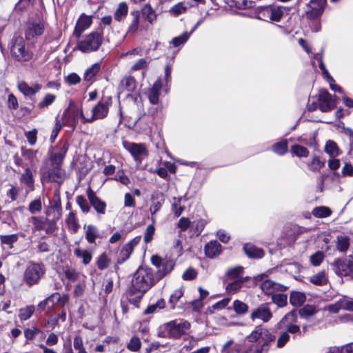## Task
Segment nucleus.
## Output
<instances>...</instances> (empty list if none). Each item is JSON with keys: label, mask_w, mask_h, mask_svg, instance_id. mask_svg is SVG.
Masks as SVG:
<instances>
[{"label": "nucleus", "mask_w": 353, "mask_h": 353, "mask_svg": "<svg viewBox=\"0 0 353 353\" xmlns=\"http://www.w3.org/2000/svg\"><path fill=\"white\" fill-rule=\"evenodd\" d=\"M85 238L88 243L95 244L98 238H101L98 228L92 224L85 225Z\"/></svg>", "instance_id": "nucleus-21"}, {"label": "nucleus", "mask_w": 353, "mask_h": 353, "mask_svg": "<svg viewBox=\"0 0 353 353\" xmlns=\"http://www.w3.org/2000/svg\"><path fill=\"white\" fill-rule=\"evenodd\" d=\"M74 254L77 257L82 259V263L86 265H88L92 259V255L90 252L87 250L77 248L74 250Z\"/></svg>", "instance_id": "nucleus-33"}, {"label": "nucleus", "mask_w": 353, "mask_h": 353, "mask_svg": "<svg viewBox=\"0 0 353 353\" xmlns=\"http://www.w3.org/2000/svg\"><path fill=\"white\" fill-rule=\"evenodd\" d=\"M112 103V97H107L103 98L98 103L94 105L91 110V114L85 113L83 109L79 110L72 103H70L69 108L75 110L79 114L81 119V123H92L93 121L102 119L107 117L109 108Z\"/></svg>", "instance_id": "nucleus-3"}, {"label": "nucleus", "mask_w": 353, "mask_h": 353, "mask_svg": "<svg viewBox=\"0 0 353 353\" xmlns=\"http://www.w3.org/2000/svg\"><path fill=\"white\" fill-rule=\"evenodd\" d=\"M247 339L249 342L257 343L252 345L245 353H267L275 336L268 329L257 326Z\"/></svg>", "instance_id": "nucleus-2"}, {"label": "nucleus", "mask_w": 353, "mask_h": 353, "mask_svg": "<svg viewBox=\"0 0 353 353\" xmlns=\"http://www.w3.org/2000/svg\"><path fill=\"white\" fill-rule=\"evenodd\" d=\"M101 69V63H95L88 68L84 73L83 79L85 81H90L98 74Z\"/></svg>", "instance_id": "nucleus-39"}, {"label": "nucleus", "mask_w": 353, "mask_h": 353, "mask_svg": "<svg viewBox=\"0 0 353 353\" xmlns=\"http://www.w3.org/2000/svg\"><path fill=\"white\" fill-rule=\"evenodd\" d=\"M261 289L265 294L273 295L287 290V287L271 280H265L261 283Z\"/></svg>", "instance_id": "nucleus-18"}, {"label": "nucleus", "mask_w": 353, "mask_h": 353, "mask_svg": "<svg viewBox=\"0 0 353 353\" xmlns=\"http://www.w3.org/2000/svg\"><path fill=\"white\" fill-rule=\"evenodd\" d=\"M130 15L132 17V19L129 24L127 34H134L136 33L139 28L140 21V13L138 10L132 11Z\"/></svg>", "instance_id": "nucleus-29"}, {"label": "nucleus", "mask_w": 353, "mask_h": 353, "mask_svg": "<svg viewBox=\"0 0 353 353\" xmlns=\"http://www.w3.org/2000/svg\"><path fill=\"white\" fill-rule=\"evenodd\" d=\"M62 208L59 200L56 201L46 211V215L52 216V220L58 221L61 216Z\"/></svg>", "instance_id": "nucleus-28"}, {"label": "nucleus", "mask_w": 353, "mask_h": 353, "mask_svg": "<svg viewBox=\"0 0 353 353\" xmlns=\"http://www.w3.org/2000/svg\"><path fill=\"white\" fill-rule=\"evenodd\" d=\"M312 214L317 218H325L332 214L330 208L326 206L316 207L312 212Z\"/></svg>", "instance_id": "nucleus-47"}, {"label": "nucleus", "mask_w": 353, "mask_h": 353, "mask_svg": "<svg viewBox=\"0 0 353 353\" xmlns=\"http://www.w3.org/2000/svg\"><path fill=\"white\" fill-rule=\"evenodd\" d=\"M73 346L78 351L77 353H87L83 346V339L80 336H76L74 338Z\"/></svg>", "instance_id": "nucleus-64"}, {"label": "nucleus", "mask_w": 353, "mask_h": 353, "mask_svg": "<svg viewBox=\"0 0 353 353\" xmlns=\"http://www.w3.org/2000/svg\"><path fill=\"white\" fill-rule=\"evenodd\" d=\"M141 14L143 18L151 24L157 19L156 12L150 4H145L142 8Z\"/></svg>", "instance_id": "nucleus-32"}, {"label": "nucleus", "mask_w": 353, "mask_h": 353, "mask_svg": "<svg viewBox=\"0 0 353 353\" xmlns=\"http://www.w3.org/2000/svg\"><path fill=\"white\" fill-rule=\"evenodd\" d=\"M10 48L12 57L19 62H28L33 58V52L26 47L25 40L21 36L12 38Z\"/></svg>", "instance_id": "nucleus-6"}, {"label": "nucleus", "mask_w": 353, "mask_h": 353, "mask_svg": "<svg viewBox=\"0 0 353 353\" xmlns=\"http://www.w3.org/2000/svg\"><path fill=\"white\" fill-rule=\"evenodd\" d=\"M57 97L54 94L48 93L46 94L43 99L37 104V107L39 109H43L52 105L56 100Z\"/></svg>", "instance_id": "nucleus-52"}, {"label": "nucleus", "mask_w": 353, "mask_h": 353, "mask_svg": "<svg viewBox=\"0 0 353 353\" xmlns=\"http://www.w3.org/2000/svg\"><path fill=\"white\" fill-rule=\"evenodd\" d=\"M324 151L332 158L336 157L341 154L337 144L332 140L326 142Z\"/></svg>", "instance_id": "nucleus-35"}, {"label": "nucleus", "mask_w": 353, "mask_h": 353, "mask_svg": "<svg viewBox=\"0 0 353 353\" xmlns=\"http://www.w3.org/2000/svg\"><path fill=\"white\" fill-rule=\"evenodd\" d=\"M162 88V82L158 79L153 84L152 88L148 90V97L151 104L157 105L160 102L159 92Z\"/></svg>", "instance_id": "nucleus-20"}, {"label": "nucleus", "mask_w": 353, "mask_h": 353, "mask_svg": "<svg viewBox=\"0 0 353 353\" xmlns=\"http://www.w3.org/2000/svg\"><path fill=\"white\" fill-rule=\"evenodd\" d=\"M317 312V309L315 305H305L299 311L300 316L305 319L314 316Z\"/></svg>", "instance_id": "nucleus-43"}, {"label": "nucleus", "mask_w": 353, "mask_h": 353, "mask_svg": "<svg viewBox=\"0 0 353 353\" xmlns=\"http://www.w3.org/2000/svg\"><path fill=\"white\" fill-rule=\"evenodd\" d=\"M155 283L154 272L151 268L140 267L134 272L130 288V294H135L140 300L143 294Z\"/></svg>", "instance_id": "nucleus-1"}, {"label": "nucleus", "mask_w": 353, "mask_h": 353, "mask_svg": "<svg viewBox=\"0 0 353 353\" xmlns=\"http://www.w3.org/2000/svg\"><path fill=\"white\" fill-rule=\"evenodd\" d=\"M128 12V5L125 2L120 3L114 12V19L118 21H121L126 17Z\"/></svg>", "instance_id": "nucleus-45"}, {"label": "nucleus", "mask_w": 353, "mask_h": 353, "mask_svg": "<svg viewBox=\"0 0 353 353\" xmlns=\"http://www.w3.org/2000/svg\"><path fill=\"white\" fill-rule=\"evenodd\" d=\"M68 143L64 142L57 147L58 150L50 156V161L52 166L61 167L63 159L68 150Z\"/></svg>", "instance_id": "nucleus-17"}, {"label": "nucleus", "mask_w": 353, "mask_h": 353, "mask_svg": "<svg viewBox=\"0 0 353 353\" xmlns=\"http://www.w3.org/2000/svg\"><path fill=\"white\" fill-rule=\"evenodd\" d=\"M91 23L92 19L90 17L86 16L84 14H81L76 23L74 34L79 37L81 34L90 26Z\"/></svg>", "instance_id": "nucleus-22"}, {"label": "nucleus", "mask_w": 353, "mask_h": 353, "mask_svg": "<svg viewBox=\"0 0 353 353\" xmlns=\"http://www.w3.org/2000/svg\"><path fill=\"white\" fill-rule=\"evenodd\" d=\"M21 181L26 185L29 190H33L34 179L30 168H27L26 169L25 172L21 176Z\"/></svg>", "instance_id": "nucleus-41"}, {"label": "nucleus", "mask_w": 353, "mask_h": 353, "mask_svg": "<svg viewBox=\"0 0 353 353\" xmlns=\"http://www.w3.org/2000/svg\"><path fill=\"white\" fill-rule=\"evenodd\" d=\"M18 88L24 95L31 96L37 93L41 90V86L38 83H34L30 86L26 82L21 81L18 83Z\"/></svg>", "instance_id": "nucleus-24"}, {"label": "nucleus", "mask_w": 353, "mask_h": 353, "mask_svg": "<svg viewBox=\"0 0 353 353\" xmlns=\"http://www.w3.org/2000/svg\"><path fill=\"white\" fill-rule=\"evenodd\" d=\"M125 148L129 151L134 160L141 163L143 158L147 155V150L143 144L134 143H125Z\"/></svg>", "instance_id": "nucleus-14"}, {"label": "nucleus", "mask_w": 353, "mask_h": 353, "mask_svg": "<svg viewBox=\"0 0 353 353\" xmlns=\"http://www.w3.org/2000/svg\"><path fill=\"white\" fill-rule=\"evenodd\" d=\"M221 251V245L216 241H211L205 246V253L208 257L214 258Z\"/></svg>", "instance_id": "nucleus-26"}, {"label": "nucleus", "mask_w": 353, "mask_h": 353, "mask_svg": "<svg viewBox=\"0 0 353 353\" xmlns=\"http://www.w3.org/2000/svg\"><path fill=\"white\" fill-rule=\"evenodd\" d=\"M248 277L240 278L239 279L232 280L231 283H229L226 286V290L229 293L234 294L237 292L242 287L244 282L248 281Z\"/></svg>", "instance_id": "nucleus-37"}, {"label": "nucleus", "mask_w": 353, "mask_h": 353, "mask_svg": "<svg viewBox=\"0 0 353 353\" xmlns=\"http://www.w3.org/2000/svg\"><path fill=\"white\" fill-rule=\"evenodd\" d=\"M182 197H174L172 201V210L176 216H179L183 211L184 207L181 205Z\"/></svg>", "instance_id": "nucleus-50"}, {"label": "nucleus", "mask_w": 353, "mask_h": 353, "mask_svg": "<svg viewBox=\"0 0 353 353\" xmlns=\"http://www.w3.org/2000/svg\"><path fill=\"white\" fill-rule=\"evenodd\" d=\"M298 313L296 310H293L287 313L275 325L276 329H285V332L290 334L300 333V327L295 323L297 321Z\"/></svg>", "instance_id": "nucleus-11"}, {"label": "nucleus", "mask_w": 353, "mask_h": 353, "mask_svg": "<svg viewBox=\"0 0 353 353\" xmlns=\"http://www.w3.org/2000/svg\"><path fill=\"white\" fill-rule=\"evenodd\" d=\"M326 0H310L307 5L306 16L310 19L319 17L323 12Z\"/></svg>", "instance_id": "nucleus-13"}, {"label": "nucleus", "mask_w": 353, "mask_h": 353, "mask_svg": "<svg viewBox=\"0 0 353 353\" xmlns=\"http://www.w3.org/2000/svg\"><path fill=\"white\" fill-rule=\"evenodd\" d=\"M232 305L233 310L238 315H245L248 312V305L240 300L234 301Z\"/></svg>", "instance_id": "nucleus-46"}, {"label": "nucleus", "mask_w": 353, "mask_h": 353, "mask_svg": "<svg viewBox=\"0 0 353 353\" xmlns=\"http://www.w3.org/2000/svg\"><path fill=\"white\" fill-rule=\"evenodd\" d=\"M245 254L250 258H261L263 256V250L256 246L247 243L243 246Z\"/></svg>", "instance_id": "nucleus-30"}, {"label": "nucleus", "mask_w": 353, "mask_h": 353, "mask_svg": "<svg viewBox=\"0 0 353 353\" xmlns=\"http://www.w3.org/2000/svg\"><path fill=\"white\" fill-rule=\"evenodd\" d=\"M46 272L43 263L30 261L28 263L23 273V281L28 286L37 284Z\"/></svg>", "instance_id": "nucleus-7"}, {"label": "nucleus", "mask_w": 353, "mask_h": 353, "mask_svg": "<svg viewBox=\"0 0 353 353\" xmlns=\"http://www.w3.org/2000/svg\"><path fill=\"white\" fill-rule=\"evenodd\" d=\"M65 223L70 232L72 234H76L79 228L78 219L76 216V214L73 211H70L65 219Z\"/></svg>", "instance_id": "nucleus-27"}, {"label": "nucleus", "mask_w": 353, "mask_h": 353, "mask_svg": "<svg viewBox=\"0 0 353 353\" xmlns=\"http://www.w3.org/2000/svg\"><path fill=\"white\" fill-rule=\"evenodd\" d=\"M291 152L299 157H307L309 155V150L307 148L295 144L291 148Z\"/></svg>", "instance_id": "nucleus-54"}, {"label": "nucleus", "mask_w": 353, "mask_h": 353, "mask_svg": "<svg viewBox=\"0 0 353 353\" xmlns=\"http://www.w3.org/2000/svg\"><path fill=\"white\" fill-rule=\"evenodd\" d=\"M87 196L90 204L96 212L98 214H104L105 213L106 203L99 198L90 188L87 190Z\"/></svg>", "instance_id": "nucleus-16"}, {"label": "nucleus", "mask_w": 353, "mask_h": 353, "mask_svg": "<svg viewBox=\"0 0 353 353\" xmlns=\"http://www.w3.org/2000/svg\"><path fill=\"white\" fill-rule=\"evenodd\" d=\"M45 25L39 17L30 18L25 29V37L27 41L34 42L44 32Z\"/></svg>", "instance_id": "nucleus-10"}, {"label": "nucleus", "mask_w": 353, "mask_h": 353, "mask_svg": "<svg viewBox=\"0 0 353 353\" xmlns=\"http://www.w3.org/2000/svg\"><path fill=\"white\" fill-rule=\"evenodd\" d=\"M206 223V221L203 219L193 221L192 228H194V234L196 236H199L203 231Z\"/></svg>", "instance_id": "nucleus-61"}, {"label": "nucleus", "mask_w": 353, "mask_h": 353, "mask_svg": "<svg viewBox=\"0 0 353 353\" xmlns=\"http://www.w3.org/2000/svg\"><path fill=\"white\" fill-rule=\"evenodd\" d=\"M35 307L32 305H28L19 310V317L21 321H26L29 319L34 314Z\"/></svg>", "instance_id": "nucleus-48"}, {"label": "nucleus", "mask_w": 353, "mask_h": 353, "mask_svg": "<svg viewBox=\"0 0 353 353\" xmlns=\"http://www.w3.org/2000/svg\"><path fill=\"white\" fill-rule=\"evenodd\" d=\"M336 305L338 308L336 310L331 309V311L337 312L339 309L353 311V299H341L337 302Z\"/></svg>", "instance_id": "nucleus-42"}, {"label": "nucleus", "mask_w": 353, "mask_h": 353, "mask_svg": "<svg viewBox=\"0 0 353 353\" xmlns=\"http://www.w3.org/2000/svg\"><path fill=\"white\" fill-rule=\"evenodd\" d=\"M76 201L83 212L88 213L90 211V205L83 196H82V195L77 196L76 197Z\"/></svg>", "instance_id": "nucleus-62"}, {"label": "nucleus", "mask_w": 353, "mask_h": 353, "mask_svg": "<svg viewBox=\"0 0 353 353\" xmlns=\"http://www.w3.org/2000/svg\"><path fill=\"white\" fill-rule=\"evenodd\" d=\"M324 165L325 161L321 160L317 156H314L312 160L307 163L308 169L314 172H319Z\"/></svg>", "instance_id": "nucleus-38"}, {"label": "nucleus", "mask_w": 353, "mask_h": 353, "mask_svg": "<svg viewBox=\"0 0 353 353\" xmlns=\"http://www.w3.org/2000/svg\"><path fill=\"white\" fill-rule=\"evenodd\" d=\"M327 279L324 272H319L318 274L312 276L310 281L317 285H322L326 283Z\"/></svg>", "instance_id": "nucleus-59"}, {"label": "nucleus", "mask_w": 353, "mask_h": 353, "mask_svg": "<svg viewBox=\"0 0 353 353\" xmlns=\"http://www.w3.org/2000/svg\"><path fill=\"white\" fill-rule=\"evenodd\" d=\"M190 327V324L185 320H174L165 323L163 328L165 334L172 338L178 339L185 334Z\"/></svg>", "instance_id": "nucleus-9"}, {"label": "nucleus", "mask_w": 353, "mask_h": 353, "mask_svg": "<svg viewBox=\"0 0 353 353\" xmlns=\"http://www.w3.org/2000/svg\"><path fill=\"white\" fill-rule=\"evenodd\" d=\"M97 267L100 270H104L109 266L110 259H108L106 253H102L97 259Z\"/></svg>", "instance_id": "nucleus-63"}, {"label": "nucleus", "mask_w": 353, "mask_h": 353, "mask_svg": "<svg viewBox=\"0 0 353 353\" xmlns=\"http://www.w3.org/2000/svg\"><path fill=\"white\" fill-rule=\"evenodd\" d=\"M47 219L42 216H32L31 222L34 225L33 231L44 230Z\"/></svg>", "instance_id": "nucleus-49"}, {"label": "nucleus", "mask_w": 353, "mask_h": 353, "mask_svg": "<svg viewBox=\"0 0 353 353\" xmlns=\"http://www.w3.org/2000/svg\"><path fill=\"white\" fill-rule=\"evenodd\" d=\"M174 263L172 260H165L157 271V276L160 279L169 274L174 268Z\"/></svg>", "instance_id": "nucleus-31"}, {"label": "nucleus", "mask_w": 353, "mask_h": 353, "mask_svg": "<svg viewBox=\"0 0 353 353\" xmlns=\"http://www.w3.org/2000/svg\"><path fill=\"white\" fill-rule=\"evenodd\" d=\"M306 301L305 294L301 292H292L290 296V303L294 306H300Z\"/></svg>", "instance_id": "nucleus-36"}, {"label": "nucleus", "mask_w": 353, "mask_h": 353, "mask_svg": "<svg viewBox=\"0 0 353 353\" xmlns=\"http://www.w3.org/2000/svg\"><path fill=\"white\" fill-rule=\"evenodd\" d=\"M287 295L280 292L276 293L272 296V301L279 307H284L287 305Z\"/></svg>", "instance_id": "nucleus-56"}, {"label": "nucleus", "mask_w": 353, "mask_h": 353, "mask_svg": "<svg viewBox=\"0 0 353 353\" xmlns=\"http://www.w3.org/2000/svg\"><path fill=\"white\" fill-rule=\"evenodd\" d=\"M336 249L341 252H346L350 247V238L346 235H339L336 237Z\"/></svg>", "instance_id": "nucleus-34"}, {"label": "nucleus", "mask_w": 353, "mask_h": 353, "mask_svg": "<svg viewBox=\"0 0 353 353\" xmlns=\"http://www.w3.org/2000/svg\"><path fill=\"white\" fill-rule=\"evenodd\" d=\"M188 9V6L183 2H179L177 4L173 6L170 10V12L175 17L179 16L186 12Z\"/></svg>", "instance_id": "nucleus-58"}, {"label": "nucleus", "mask_w": 353, "mask_h": 353, "mask_svg": "<svg viewBox=\"0 0 353 353\" xmlns=\"http://www.w3.org/2000/svg\"><path fill=\"white\" fill-rule=\"evenodd\" d=\"M19 239L18 234H12L8 235H1L0 240L2 244L8 245V248L13 247V243H16Z\"/></svg>", "instance_id": "nucleus-53"}, {"label": "nucleus", "mask_w": 353, "mask_h": 353, "mask_svg": "<svg viewBox=\"0 0 353 353\" xmlns=\"http://www.w3.org/2000/svg\"><path fill=\"white\" fill-rule=\"evenodd\" d=\"M272 151L278 155H283L288 152V141L283 140L272 145Z\"/></svg>", "instance_id": "nucleus-51"}, {"label": "nucleus", "mask_w": 353, "mask_h": 353, "mask_svg": "<svg viewBox=\"0 0 353 353\" xmlns=\"http://www.w3.org/2000/svg\"><path fill=\"white\" fill-rule=\"evenodd\" d=\"M134 250L129 245H123L117 258V263L122 264L126 261L130 256Z\"/></svg>", "instance_id": "nucleus-40"}, {"label": "nucleus", "mask_w": 353, "mask_h": 353, "mask_svg": "<svg viewBox=\"0 0 353 353\" xmlns=\"http://www.w3.org/2000/svg\"><path fill=\"white\" fill-rule=\"evenodd\" d=\"M119 113L121 118L125 114L126 117H135L137 121H139L145 115L141 97L139 95L128 94L123 100V106H119Z\"/></svg>", "instance_id": "nucleus-4"}, {"label": "nucleus", "mask_w": 353, "mask_h": 353, "mask_svg": "<svg viewBox=\"0 0 353 353\" xmlns=\"http://www.w3.org/2000/svg\"><path fill=\"white\" fill-rule=\"evenodd\" d=\"M192 34V32H185L182 34L174 37L170 43L174 46V47H179L181 45H183L189 39Z\"/></svg>", "instance_id": "nucleus-55"}, {"label": "nucleus", "mask_w": 353, "mask_h": 353, "mask_svg": "<svg viewBox=\"0 0 353 353\" xmlns=\"http://www.w3.org/2000/svg\"><path fill=\"white\" fill-rule=\"evenodd\" d=\"M328 353H353V343L341 347H331Z\"/></svg>", "instance_id": "nucleus-57"}, {"label": "nucleus", "mask_w": 353, "mask_h": 353, "mask_svg": "<svg viewBox=\"0 0 353 353\" xmlns=\"http://www.w3.org/2000/svg\"><path fill=\"white\" fill-rule=\"evenodd\" d=\"M165 199L163 196H153L152 199V203L150 206V212L151 213V221L153 224L156 223L155 214L160 210L163 204L164 203Z\"/></svg>", "instance_id": "nucleus-25"}, {"label": "nucleus", "mask_w": 353, "mask_h": 353, "mask_svg": "<svg viewBox=\"0 0 353 353\" xmlns=\"http://www.w3.org/2000/svg\"><path fill=\"white\" fill-rule=\"evenodd\" d=\"M290 336L288 332L283 331L279 335L276 341V347L283 348L290 341Z\"/></svg>", "instance_id": "nucleus-60"}, {"label": "nucleus", "mask_w": 353, "mask_h": 353, "mask_svg": "<svg viewBox=\"0 0 353 353\" xmlns=\"http://www.w3.org/2000/svg\"><path fill=\"white\" fill-rule=\"evenodd\" d=\"M231 7H236L241 10H250L249 13H244L250 17H256L259 19L268 21L270 20L271 7L270 6H256V2L250 0L231 1L230 5Z\"/></svg>", "instance_id": "nucleus-5"}, {"label": "nucleus", "mask_w": 353, "mask_h": 353, "mask_svg": "<svg viewBox=\"0 0 353 353\" xmlns=\"http://www.w3.org/2000/svg\"><path fill=\"white\" fill-rule=\"evenodd\" d=\"M273 317V314L270 309V303H263L260 304L257 307L252 310L250 319L252 321L260 320L263 323L269 322Z\"/></svg>", "instance_id": "nucleus-12"}, {"label": "nucleus", "mask_w": 353, "mask_h": 353, "mask_svg": "<svg viewBox=\"0 0 353 353\" xmlns=\"http://www.w3.org/2000/svg\"><path fill=\"white\" fill-rule=\"evenodd\" d=\"M103 36L98 32H92L77 43V48L82 52L97 50L102 43Z\"/></svg>", "instance_id": "nucleus-8"}, {"label": "nucleus", "mask_w": 353, "mask_h": 353, "mask_svg": "<svg viewBox=\"0 0 353 353\" xmlns=\"http://www.w3.org/2000/svg\"><path fill=\"white\" fill-rule=\"evenodd\" d=\"M334 270L339 276H346L353 270V262L350 259H339L334 261Z\"/></svg>", "instance_id": "nucleus-15"}, {"label": "nucleus", "mask_w": 353, "mask_h": 353, "mask_svg": "<svg viewBox=\"0 0 353 353\" xmlns=\"http://www.w3.org/2000/svg\"><path fill=\"white\" fill-rule=\"evenodd\" d=\"M243 268L242 266H236L234 268H231L228 270L226 272V276L228 280H236L240 278H243L241 276L243 273Z\"/></svg>", "instance_id": "nucleus-44"}, {"label": "nucleus", "mask_w": 353, "mask_h": 353, "mask_svg": "<svg viewBox=\"0 0 353 353\" xmlns=\"http://www.w3.org/2000/svg\"><path fill=\"white\" fill-rule=\"evenodd\" d=\"M52 169L46 172L43 176V179L48 181H54L58 183H61L65 175V171L58 166H52Z\"/></svg>", "instance_id": "nucleus-19"}, {"label": "nucleus", "mask_w": 353, "mask_h": 353, "mask_svg": "<svg viewBox=\"0 0 353 353\" xmlns=\"http://www.w3.org/2000/svg\"><path fill=\"white\" fill-rule=\"evenodd\" d=\"M137 87V82L135 79L130 76H125L121 81L119 85V90L120 92H123L124 91L127 92H133Z\"/></svg>", "instance_id": "nucleus-23"}]
</instances>
